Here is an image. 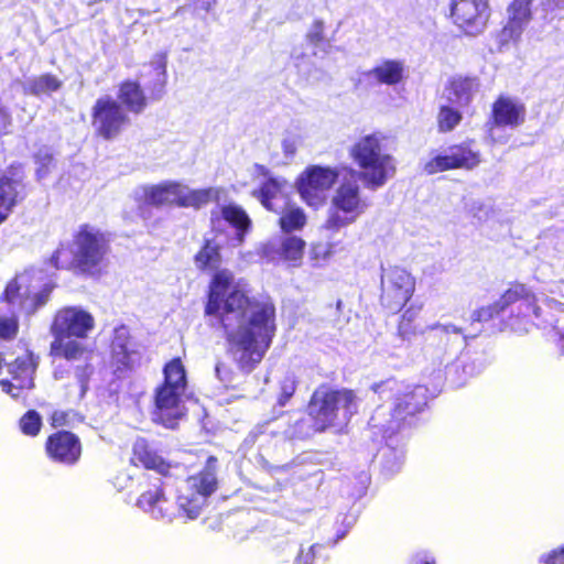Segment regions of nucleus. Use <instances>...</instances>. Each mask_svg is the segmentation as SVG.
<instances>
[{"mask_svg":"<svg viewBox=\"0 0 564 564\" xmlns=\"http://www.w3.org/2000/svg\"><path fill=\"white\" fill-rule=\"evenodd\" d=\"M426 330L431 332L433 338L437 340L436 358L438 365L452 358L468 345L470 338L478 335V333L467 335L462 327L453 323H434L426 326Z\"/></svg>","mask_w":564,"mask_h":564,"instance_id":"19","label":"nucleus"},{"mask_svg":"<svg viewBox=\"0 0 564 564\" xmlns=\"http://www.w3.org/2000/svg\"><path fill=\"white\" fill-rule=\"evenodd\" d=\"M370 389L382 401L376 408L370 420L369 429L376 436L391 441L408 416L423 410L427 402V389L420 384H410L389 378L373 383ZM382 468L387 474H394L400 470L404 454L401 449L392 447L387 443L383 449Z\"/></svg>","mask_w":564,"mask_h":564,"instance_id":"2","label":"nucleus"},{"mask_svg":"<svg viewBox=\"0 0 564 564\" xmlns=\"http://www.w3.org/2000/svg\"><path fill=\"white\" fill-rule=\"evenodd\" d=\"M154 401L153 421L164 427L175 429L185 416L184 393L160 386L155 390Z\"/></svg>","mask_w":564,"mask_h":564,"instance_id":"21","label":"nucleus"},{"mask_svg":"<svg viewBox=\"0 0 564 564\" xmlns=\"http://www.w3.org/2000/svg\"><path fill=\"white\" fill-rule=\"evenodd\" d=\"M215 373L218 380L225 386L228 387L234 382V372L231 369L225 365L224 362H217L215 367Z\"/></svg>","mask_w":564,"mask_h":564,"instance_id":"46","label":"nucleus"},{"mask_svg":"<svg viewBox=\"0 0 564 564\" xmlns=\"http://www.w3.org/2000/svg\"><path fill=\"white\" fill-rule=\"evenodd\" d=\"M336 167L312 165L306 167L296 180V187L302 199L312 207L321 206L326 193L338 180Z\"/></svg>","mask_w":564,"mask_h":564,"instance_id":"11","label":"nucleus"},{"mask_svg":"<svg viewBox=\"0 0 564 564\" xmlns=\"http://www.w3.org/2000/svg\"><path fill=\"white\" fill-rule=\"evenodd\" d=\"M72 337H54L51 343V354L55 357H63L67 360L86 359L88 351L85 346L77 341L72 340Z\"/></svg>","mask_w":564,"mask_h":564,"instance_id":"35","label":"nucleus"},{"mask_svg":"<svg viewBox=\"0 0 564 564\" xmlns=\"http://www.w3.org/2000/svg\"><path fill=\"white\" fill-rule=\"evenodd\" d=\"M95 327L93 315L80 306L58 310L51 325L53 337L86 338Z\"/></svg>","mask_w":564,"mask_h":564,"instance_id":"16","label":"nucleus"},{"mask_svg":"<svg viewBox=\"0 0 564 564\" xmlns=\"http://www.w3.org/2000/svg\"><path fill=\"white\" fill-rule=\"evenodd\" d=\"M527 324H528V323H525V324H524V326H523V327H521V326L516 325V323H511V324H510V327H511L514 332H528V330H529V328H528Z\"/></svg>","mask_w":564,"mask_h":564,"instance_id":"56","label":"nucleus"},{"mask_svg":"<svg viewBox=\"0 0 564 564\" xmlns=\"http://www.w3.org/2000/svg\"><path fill=\"white\" fill-rule=\"evenodd\" d=\"M129 122L121 106L110 97L97 99L93 108V127L98 135L110 140L117 137Z\"/></svg>","mask_w":564,"mask_h":564,"instance_id":"18","label":"nucleus"},{"mask_svg":"<svg viewBox=\"0 0 564 564\" xmlns=\"http://www.w3.org/2000/svg\"><path fill=\"white\" fill-rule=\"evenodd\" d=\"M480 88L476 77H454L445 88L449 104L458 107H467L478 94Z\"/></svg>","mask_w":564,"mask_h":564,"instance_id":"28","label":"nucleus"},{"mask_svg":"<svg viewBox=\"0 0 564 564\" xmlns=\"http://www.w3.org/2000/svg\"><path fill=\"white\" fill-rule=\"evenodd\" d=\"M62 86L63 82L57 76L46 73L28 78L23 83V91L36 97L50 96L59 90Z\"/></svg>","mask_w":564,"mask_h":564,"instance_id":"32","label":"nucleus"},{"mask_svg":"<svg viewBox=\"0 0 564 564\" xmlns=\"http://www.w3.org/2000/svg\"><path fill=\"white\" fill-rule=\"evenodd\" d=\"M279 223L284 232H290L302 229L306 223V216L301 208L292 207L283 212Z\"/></svg>","mask_w":564,"mask_h":564,"instance_id":"38","label":"nucleus"},{"mask_svg":"<svg viewBox=\"0 0 564 564\" xmlns=\"http://www.w3.org/2000/svg\"><path fill=\"white\" fill-rule=\"evenodd\" d=\"M289 185L285 180L271 177L263 183L259 192H254V196L259 198L267 209L278 212L273 202L278 199L284 200Z\"/></svg>","mask_w":564,"mask_h":564,"instance_id":"33","label":"nucleus"},{"mask_svg":"<svg viewBox=\"0 0 564 564\" xmlns=\"http://www.w3.org/2000/svg\"><path fill=\"white\" fill-rule=\"evenodd\" d=\"M36 159L41 160L40 154L36 155ZM52 161V156L48 153H45V155L42 158V166L45 167L50 164Z\"/></svg>","mask_w":564,"mask_h":564,"instance_id":"55","label":"nucleus"},{"mask_svg":"<svg viewBox=\"0 0 564 564\" xmlns=\"http://www.w3.org/2000/svg\"><path fill=\"white\" fill-rule=\"evenodd\" d=\"M24 196L25 187L22 176L14 171L0 172V224L8 218L13 207Z\"/></svg>","mask_w":564,"mask_h":564,"instance_id":"23","label":"nucleus"},{"mask_svg":"<svg viewBox=\"0 0 564 564\" xmlns=\"http://www.w3.org/2000/svg\"><path fill=\"white\" fill-rule=\"evenodd\" d=\"M296 389L295 380L292 377H285L280 383V394L278 403L284 406Z\"/></svg>","mask_w":564,"mask_h":564,"instance_id":"41","label":"nucleus"},{"mask_svg":"<svg viewBox=\"0 0 564 564\" xmlns=\"http://www.w3.org/2000/svg\"><path fill=\"white\" fill-rule=\"evenodd\" d=\"M19 425L23 434L36 436L41 431L42 417L35 410H29L20 419Z\"/></svg>","mask_w":564,"mask_h":564,"instance_id":"40","label":"nucleus"},{"mask_svg":"<svg viewBox=\"0 0 564 564\" xmlns=\"http://www.w3.org/2000/svg\"><path fill=\"white\" fill-rule=\"evenodd\" d=\"M323 32L324 23L319 20L315 21L306 35L307 41L315 46L319 45L324 41Z\"/></svg>","mask_w":564,"mask_h":564,"instance_id":"45","label":"nucleus"},{"mask_svg":"<svg viewBox=\"0 0 564 564\" xmlns=\"http://www.w3.org/2000/svg\"><path fill=\"white\" fill-rule=\"evenodd\" d=\"M350 156L360 169L358 172L352 171V174L371 191L382 187L395 173L394 159L381 133L360 138L351 147Z\"/></svg>","mask_w":564,"mask_h":564,"instance_id":"4","label":"nucleus"},{"mask_svg":"<svg viewBox=\"0 0 564 564\" xmlns=\"http://www.w3.org/2000/svg\"><path fill=\"white\" fill-rule=\"evenodd\" d=\"M108 251L109 246L104 234L94 227L84 225L74 236L70 247L72 262L62 261L61 258L66 254V251L57 249L52 256L50 264L55 269L72 264L82 272H93L102 265Z\"/></svg>","mask_w":564,"mask_h":564,"instance_id":"6","label":"nucleus"},{"mask_svg":"<svg viewBox=\"0 0 564 564\" xmlns=\"http://www.w3.org/2000/svg\"><path fill=\"white\" fill-rule=\"evenodd\" d=\"M517 302H520L519 310L524 318L531 315L536 319L542 317V310L536 304V296L532 291L523 284H514L494 304L475 310L470 315L471 324L489 322Z\"/></svg>","mask_w":564,"mask_h":564,"instance_id":"10","label":"nucleus"},{"mask_svg":"<svg viewBox=\"0 0 564 564\" xmlns=\"http://www.w3.org/2000/svg\"><path fill=\"white\" fill-rule=\"evenodd\" d=\"M358 410V400L354 391L333 390L319 387L311 398L307 406L315 431L323 432L329 427H343Z\"/></svg>","mask_w":564,"mask_h":564,"instance_id":"5","label":"nucleus"},{"mask_svg":"<svg viewBox=\"0 0 564 564\" xmlns=\"http://www.w3.org/2000/svg\"><path fill=\"white\" fill-rule=\"evenodd\" d=\"M333 253V247L329 243L317 242L312 246L311 257L316 261H325Z\"/></svg>","mask_w":564,"mask_h":564,"instance_id":"44","label":"nucleus"},{"mask_svg":"<svg viewBox=\"0 0 564 564\" xmlns=\"http://www.w3.org/2000/svg\"><path fill=\"white\" fill-rule=\"evenodd\" d=\"M132 462L141 464L147 469H154L159 474L167 477L174 476L178 471H183L180 465H171L166 463L160 455L153 451L144 438H139L133 444Z\"/></svg>","mask_w":564,"mask_h":564,"instance_id":"25","label":"nucleus"},{"mask_svg":"<svg viewBox=\"0 0 564 564\" xmlns=\"http://www.w3.org/2000/svg\"><path fill=\"white\" fill-rule=\"evenodd\" d=\"M462 120V115L458 110L449 106H442L437 116L438 128L442 132L452 131Z\"/></svg>","mask_w":564,"mask_h":564,"instance_id":"39","label":"nucleus"},{"mask_svg":"<svg viewBox=\"0 0 564 564\" xmlns=\"http://www.w3.org/2000/svg\"><path fill=\"white\" fill-rule=\"evenodd\" d=\"M216 471L217 458L209 456L200 473L182 481L176 497V506L171 503L165 496L166 484L141 494L137 506L155 520L171 522L177 513L184 514L191 520L196 519L206 505L207 498L217 489Z\"/></svg>","mask_w":564,"mask_h":564,"instance_id":"3","label":"nucleus"},{"mask_svg":"<svg viewBox=\"0 0 564 564\" xmlns=\"http://www.w3.org/2000/svg\"><path fill=\"white\" fill-rule=\"evenodd\" d=\"M72 412L67 411H54L51 416V423L54 427L65 426L69 422Z\"/></svg>","mask_w":564,"mask_h":564,"instance_id":"50","label":"nucleus"},{"mask_svg":"<svg viewBox=\"0 0 564 564\" xmlns=\"http://www.w3.org/2000/svg\"><path fill=\"white\" fill-rule=\"evenodd\" d=\"M480 163L479 151L474 150L470 143H462L449 147L442 154L432 158L424 164L427 174L453 169L471 170Z\"/></svg>","mask_w":564,"mask_h":564,"instance_id":"20","label":"nucleus"},{"mask_svg":"<svg viewBox=\"0 0 564 564\" xmlns=\"http://www.w3.org/2000/svg\"><path fill=\"white\" fill-rule=\"evenodd\" d=\"M91 373L93 367L88 364H86L85 366H77L75 369V377L80 387V398H83L88 390V381Z\"/></svg>","mask_w":564,"mask_h":564,"instance_id":"42","label":"nucleus"},{"mask_svg":"<svg viewBox=\"0 0 564 564\" xmlns=\"http://www.w3.org/2000/svg\"><path fill=\"white\" fill-rule=\"evenodd\" d=\"M151 67L154 73L152 96L159 99L162 97L166 84V54L156 53L151 61Z\"/></svg>","mask_w":564,"mask_h":564,"instance_id":"37","label":"nucleus"},{"mask_svg":"<svg viewBox=\"0 0 564 564\" xmlns=\"http://www.w3.org/2000/svg\"><path fill=\"white\" fill-rule=\"evenodd\" d=\"M36 369V361L33 355L25 354L18 357L12 364L9 365V372L12 380L18 382L20 388L34 387V372Z\"/></svg>","mask_w":564,"mask_h":564,"instance_id":"29","label":"nucleus"},{"mask_svg":"<svg viewBox=\"0 0 564 564\" xmlns=\"http://www.w3.org/2000/svg\"><path fill=\"white\" fill-rule=\"evenodd\" d=\"M40 273V271L30 270L18 274L6 288V301L10 304L19 303L21 310L28 315L34 314L40 307L45 305L54 285L45 283L39 289L37 285L33 284L34 280L40 279L37 276Z\"/></svg>","mask_w":564,"mask_h":564,"instance_id":"9","label":"nucleus"},{"mask_svg":"<svg viewBox=\"0 0 564 564\" xmlns=\"http://www.w3.org/2000/svg\"><path fill=\"white\" fill-rule=\"evenodd\" d=\"M11 126V116L7 109L0 107V134L8 133Z\"/></svg>","mask_w":564,"mask_h":564,"instance_id":"52","label":"nucleus"},{"mask_svg":"<svg viewBox=\"0 0 564 564\" xmlns=\"http://www.w3.org/2000/svg\"><path fill=\"white\" fill-rule=\"evenodd\" d=\"M534 0H512L506 8V22L496 33L498 50L503 52L510 45H518L522 34L533 20Z\"/></svg>","mask_w":564,"mask_h":564,"instance_id":"12","label":"nucleus"},{"mask_svg":"<svg viewBox=\"0 0 564 564\" xmlns=\"http://www.w3.org/2000/svg\"><path fill=\"white\" fill-rule=\"evenodd\" d=\"M270 247L281 259L296 267L302 260L305 242L295 236H284L276 243L272 242Z\"/></svg>","mask_w":564,"mask_h":564,"instance_id":"30","label":"nucleus"},{"mask_svg":"<svg viewBox=\"0 0 564 564\" xmlns=\"http://www.w3.org/2000/svg\"><path fill=\"white\" fill-rule=\"evenodd\" d=\"M300 140L297 135L289 134L282 140V150L286 158H293L297 151Z\"/></svg>","mask_w":564,"mask_h":564,"instance_id":"48","label":"nucleus"},{"mask_svg":"<svg viewBox=\"0 0 564 564\" xmlns=\"http://www.w3.org/2000/svg\"><path fill=\"white\" fill-rule=\"evenodd\" d=\"M118 98L128 110L134 113L142 112L147 107V98L137 82L127 80L122 83L119 88Z\"/></svg>","mask_w":564,"mask_h":564,"instance_id":"34","label":"nucleus"},{"mask_svg":"<svg viewBox=\"0 0 564 564\" xmlns=\"http://www.w3.org/2000/svg\"><path fill=\"white\" fill-rule=\"evenodd\" d=\"M415 281L400 267L382 268L380 301L391 312H399L412 297Z\"/></svg>","mask_w":564,"mask_h":564,"instance_id":"13","label":"nucleus"},{"mask_svg":"<svg viewBox=\"0 0 564 564\" xmlns=\"http://www.w3.org/2000/svg\"><path fill=\"white\" fill-rule=\"evenodd\" d=\"M210 224L215 232H223L226 227L234 229V236L229 239L232 247L242 245L246 235L252 227V221L246 210L236 204L223 205L214 209L210 214Z\"/></svg>","mask_w":564,"mask_h":564,"instance_id":"17","label":"nucleus"},{"mask_svg":"<svg viewBox=\"0 0 564 564\" xmlns=\"http://www.w3.org/2000/svg\"><path fill=\"white\" fill-rule=\"evenodd\" d=\"M205 313L220 319L237 367L251 372L274 336V306L250 300L229 270H219L212 280Z\"/></svg>","mask_w":564,"mask_h":564,"instance_id":"1","label":"nucleus"},{"mask_svg":"<svg viewBox=\"0 0 564 564\" xmlns=\"http://www.w3.org/2000/svg\"><path fill=\"white\" fill-rule=\"evenodd\" d=\"M451 17L466 34L478 35L491 17L489 0H452Z\"/></svg>","mask_w":564,"mask_h":564,"instance_id":"15","label":"nucleus"},{"mask_svg":"<svg viewBox=\"0 0 564 564\" xmlns=\"http://www.w3.org/2000/svg\"><path fill=\"white\" fill-rule=\"evenodd\" d=\"M221 243L218 237L206 239L194 258L196 268L199 270H218L221 264Z\"/></svg>","mask_w":564,"mask_h":564,"instance_id":"31","label":"nucleus"},{"mask_svg":"<svg viewBox=\"0 0 564 564\" xmlns=\"http://www.w3.org/2000/svg\"><path fill=\"white\" fill-rule=\"evenodd\" d=\"M132 462L141 464L147 469H154L159 474L167 477L174 476L178 471H183L180 465H171L166 463L160 455L153 451L144 438H139L133 444Z\"/></svg>","mask_w":564,"mask_h":564,"instance_id":"24","label":"nucleus"},{"mask_svg":"<svg viewBox=\"0 0 564 564\" xmlns=\"http://www.w3.org/2000/svg\"><path fill=\"white\" fill-rule=\"evenodd\" d=\"M54 377H55V379H59V378H62L61 376H58V372H57V371H55Z\"/></svg>","mask_w":564,"mask_h":564,"instance_id":"58","label":"nucleus"},{"mask_svg":"<svg viewBox=\"0 0 564 564\" xmlns=\"http://www.w3.org/2000/svg\"><path fill=\"white\" fill-rule=\"evenodd\" d=\"M554 304H556L558 306H563L564 305L563 303H556V302H554Z\"/></svg>","mask_w":564,"mask_h":564,"instance_id":"59","label":"nucleus"},{"mask_svg":"<svg viewBox=\"0 0 564 564\" xmlns=\"http://www.w3.org/2000/svg\"><path fill=\"white\" fill-rule=\"evenodd\" d=\"M137 199L147 205L161 207L176 205L195 209L218 198V189L214 187L192 189L187 185L175 181H165L153 185H143L134 191Z\"/></svg>","mask_w":564,"mask_h":564,"instance_id":"7","label":"nucleus"},{"mask_svg":"<svg viewBox=\"0 0 564 564\" xmlns=\"http://www.w3.org/2000/svg\"><path fill=\"white\" fill-rule=\"evenodd\" d=\"M0 386L2 388V391L10 394L13 399L20 398L21 391L25 389V388H20L18 382H15V381L11 382L8 380H1ZM26 389L29 390L30 388H26Z\"/></svg>","mask_w":564,"mask_h":564,"instance_id":"49","label":"nucleus"},{"mask_svg":"<svg viewBox=\"0 0 564 564\" xmlns=\"http://www.w3.org/2000/svg\"><path fill=\"white\" fill-rule=\"evenodd\" d=\"M405 64L402 59L382 58L365 72V79L377 85L395 86L404 78Z\"/></svg>","mask_w":564,"mask_h":564,"instance_id":"27","label":"nucleus"},{"mask_svg":"<svg viewBox=\"0 0 564 564\" xmlns=\"http://www.w3.org/2000/svg\"><path fill=\"white\" fill-rule=\"evenodd\" d=\"M525 106L517 98L500 96L494 104L488 122V135L494 142L506 143L507 139L499 131L514 130L525 120Z\"/></svg>","mask_w":564,"mask_h":564,"instance_id":"14","label":"nucleus"},{"mask_svg":"<svg viewBox=\"0 0 564 564\" xmlns=\"http://www.w3.org/2000/svg\"><path fill=\"white\" fill-rule=\"evenodd\" d=\"M561 345H562V349H564V334L561 335Z\"/></svg>","mask_w":564,"mask_h":564,"instance_id":"57","label":"nucleus"},{"mask_svg":"<svg viewBox=\"0 0 564 564\" xmlns=\"http://www.w3.org/2000/svg\"><path fill=\"white\" fill-rule=\"evenodd\" d=\"M164 382L162 387H169L176 391L185 393L186 390V372L180 358H175L167 362L163 369Z\"/></svg>","mask_w":564,"mask_h":564,"instance_id":"36","label":"nucleus"},{"mask_svg":"<svg viewBox=\"0 0 564 564\" xmlns=\"http://www.w3.org/2000/svg\"><path fill=\"white\" fill-rule=\"evenodd\" d=\"M369 204L362 197L355 180L344 181L335 191L324 228L338 231L354 223L367 210Z\"/></svg>","mask_w":564,"mask_h":564,"instance_id":"8","label":"nucleus"},{"mask_svg":"<svg viewBox=\"0 0 564 564\" xmlns=\"http://www.w3.org/2000/svg\"><path fill=\"white\" fill-rule=\"evenodd\" d=\"M303 425H305V422L303 420H297L295 422V426L292 430H288L285 432L286 436L291 437V438H302V437H304L306 434L303 433V431H302Z\"/></svg>","mask_w":564,"mask_h":564,"instance_id":"53","label":"nucleus"},{"mask_svg":"<svg viewBox=\"0 0 564 564\" xmlns=\"http://www.w3.org/2000/svg\"><path fill=\"white\" fill-rule=\"evenodd\" d=\"M546 11H557L564 9V0H546L544 3Z\"/></svg>","mask_w":564,"mask_h":564,"instance_id":"54","label":"nucleus"},{"mask_svg":"<svg viewBox=\"0 0 564 564\" xmlns=\"http://www.w3.org/2000/svg\"><path fill=\"white\" fill-rule=\"evenodd\" d=\"M410 564H436V562L435 557L431 553L423 551L422 553L413 555Z\"/></svg>","mask_w":564,"mask_h":564,"instance_id":"51","label":"nucleus"},{"mask_svg":"<svg viewBox=\"0 0 564 564\" xmlns=\"http://www.w3.org/2000/svg\"><path fill=\"white\" fill-rule=\"evenodd\" d=\"M539 562L541 564H564V546L542 554Z\"/></svg>","mask_w":564,"mask_h":564,"instance_id":"47","label":"nucleus"},{"mask_svg":"<svg viewBox=\"0 0 564 564\" xmlns=\"http://www.w3.org/2000/svg\"><path fill=\"white\" fill-rule=\"evenodd\" d=\"M111 348L112 358L118 365V369L132 368L140 360V351L131 340L129 329L126 326L115 329Z\"/></svg>","mask_w":564,"mask_h":564,"instance_id":"26","label":"nucleus"},{"mask_svg":"<svg viewBox=\"0 0 564 564\" xmlns=\"http://www.w3.org/2000/svg\"><path fill=\"white\" fill-rule=\"evenodd\" d=\"M18 333V319L14 316L0 317V337L4 339L13 338Z\"/></svg>","mask_w":564,"mask_h":564,"instance_id":"43","label":"nucleus"},{"mask_svg":"<svg viewBox=\"0 0 564 564\" xmlns=\"http://www.w3.org/2000/svg\"><path fill=\"white\" fill-rule=\"evenodd\" d=\"M46 452L48 457L64 465L76 464L82 455V444L79 438L67 431H61L52 434L46 442Z\"/></svg>","mask_w":564,"mask_h":564,"instance_id":"22","label":"nucleus"}]
</instances>
